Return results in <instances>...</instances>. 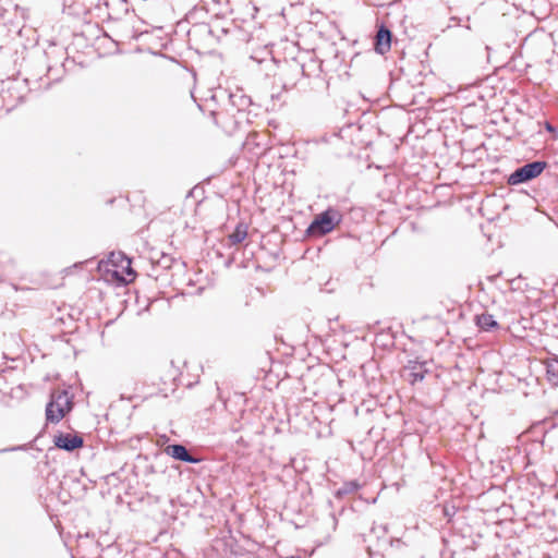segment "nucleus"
Instances as JSON below:
<instances>
[{
	"mask_svg": "<svg viewBox=\"0 0 558 558\" xmlns=\"http://www.w3.org/2000/svg\"><path fill=\"white\" fill-rule=\"evenodd\" d=\"M73 396L66 389H53L46 405V420L59 423L73 409Z\"/></svg>",
	"mask_w": 558,
	"mask_h": 558,
	"instance_id": "nucleus-1",
	"label": "nucleus"
},
{
	"mask_svg": "<svg viewBox=\"0 0 558 558\" xmlns=\"http://www.w3.org/2000/svg\"><path fill=\"white\" fill-rule=\"evenodd\" d=\"M341 221V213L333 207H328L314 217L306 229V234L308 238L324 236L330 233Z\"/></svg>",
	"mask_w": 558,
	"mask_h": 558,
	"instance_id": "nucleus-2",
	"label": "nucleus"
},
{
	"mask_svg": "<svg viewBox=\"0 0 558 558\" xmlns=\"http://www.w3.org/2000/svg\"><path fill=\"white\" fill-rule=\"evenodd\" d=\"M546 168L547 162L544 160H534L527 162L511 172L507 178V183L509 185L527 183L541 175Z\"/></svg>",
	"mask_w": 558,
	"mask_h": 558,
	"instance_id": "nucleus-3",
	"label": "nucleus"
},
{
	"mask_svg": "<svg viewBox=\"0 0 558 558\" xmlns=\"http://www.w3.org/2000/svg\"><path fill=\"white\" fill-rule=\"evenodd\" d=\"M54 447L66 452H73L84 446V439L78 434H69L59 432L53 436Z\"/></svg>",
	"mask_w": 558,
	"mask_h": 558,
	"instance_id": "nucleus-4",
	"label": "nucleus"
},
{
	"mask_svg": "<svg viewBox=\"0 0 558 558\" xmlns=\"http://www.w3.org/2000/svg\"><path fill=\"white\" fill-rule=\"evenodd\" d=\"M165 453L171 457L174 460L186 462L191 464H196L202 461V459L197 456L192 454L184 445L182 444H171L166 446Z\"/></svg>",
	"mask_w": 558,
	"mask_h": 558,
	"instance_id": "nucleus-5",
	"label": "nucleus"
},
{
	"mask_svg": "<svg viewBox=\"0 0 558 558\" xmlns=\"http://www.w3.org/2000/svg\"><path fill=\"white\" fill-rule=\"evenodd\" d=\"M392 32L381 23L374 38V49L379 54H385L391 49Z\"/></svg>",
	"mask_w": 558,
	"mask_h": 558,
	"instance_id": "nucleus-6",
	"label": "nucleus"
},
{
	"mask_svg": "<svg viewBox=\"0 0 558 558\" xmlns=\"http://www.w3.org/2000/svg\"><path fill=\"white\" fill-rule=\"evenodd\" d=\"M475 324L483 331H493L499 327L495 317L488 313L476 315Z\"/></svg>",
	"mask_w": 558,
	"mask_h": 558,
	"instance_id": "nucleus-7",
	"label": "nucleus"
},
{
	"mask_svg": "<svg viewBox=\"0 0 558 558\" xmlns=\"http://www.w3.org/2000/svg\"><path fill=\"white\" fill-rule=\"evenodd\" d=\"M359 488L360 484L356 481L345 482L335 492V497L341 499L349 494L355 493Z\"/></svg>",
	"mask_w": 558,
	"mask_h": 558,
	"instance_id": "nucleus-8",
	"label": "nucleus"
},
{
	"mask_svg": "<svg viewBox=\"0 0 558 558\" xmlns=\"http://www.w3.org/2000/svg\"><path fill=\"white\" fill-rule=\"evenodd\" d=\"M548 380L558 385V356L550 359L546 365Z\"/></svg>",
	"mask_w": 558,
	"mask_h": 558,
	"instance_id": "nucleus-9",
	"label": "nucleus"
},
{
	"mask_svg": "<svg viewBox=\"0 0 558 558\" xmlns=\"http://www.w3.org/2000/svg\"><path fill=\"white\" fill-rule=\"evenodd\" d=\"M228 98L231 105L236 107L239 111L243 110L251 104L250 97L245 95L229 94Z\"/></svg>",
	"mask_w": 558,
	"mask_h": 558,
	"instance_id": "nucleus-10",
	"label": "nucleus"
},
{
	"mask_svg": "<svg viewBox=\"0 0 558 558\" xmlns=\"http://www.w3.org/2000/svg\"><path fill=\"white\" fill-rule=\"evenodd\" d=\"M247 236V228L243 225H238L234 231L229 235L232 244H239Z\"/></svg>",
	"mask_w": 558,
	"mask_h": 558,
	"instance_id": "nucleus-11",
	"label": "nucleus"
},
{
	"mask_svg": "<svg viewBox=\"0 0 558 558\" xmlns=\"http://www.w3.org/2000/svg\"><path fill=\"white\" fill-rule=\"evenodd\" d=\"M193 36H213V29L208 24H198L189 32Z\"/></svg>",
	"mask_w": 558,
	"mask_h": 558,
	"instance_id": "nucleus-12",
	"label": "nucleus"
},
{
	"mask_svg": "<svg viewBox=\"0 0 558 558\" xmlns=\"http://www.w3.org/2000/svg\"><path fill=\"white\" fill-rule=\"evenodd\" d=\"M63 74V65H61L60 68L48 66L47 76L51 82H59Z\"/></svg>",
	"mask_w": 558,
	"mask_h": 558,
	"instance_id": "nucleus-13",
	"label": "nucleus"
},
{
	"mask_svg": "<svg viewBox=\"0 0 558 558\" xmlns=\"http://www.w3.org/2000/svg\"><path fill=\"white\" fill-rule=\"evenodd\" d=\"M388 529H387V525L385 524H380V525H374L371 530V532L373 534H375V536L377 538L384 536L386 533H387Z\"/></svg>",
	"mask_w": 558,
	"mask_h": 558,
	"instance_id": "nucleus-14",
	"label": "nucleus"
},
{
	"mask_svg": "<svg viewBox=\"0 0 558 558\" xmlns=\"http://www.w3.org/2000/svg\"><path fill=\"white\" fill-rule=\"evenodd\" d=\"M172 262H173V259H172V257H171V256H169V255H165V254H163V255L161 256V258L158 260V265H159L160 267L165 268V269H168V268H170V267H171Z\"/></svg>",
	"mask_w": 558,
	"mask_h": 558,
	"instance_id": "nucleus-15",
	"label": "nucleus"
},
{
	"mask_svg": "<svg viewBox=\"0 0 558 558\" xmlns=\"http://www.w3.org/2000/svg\"><path fill=\"white\" fill-rule=\"evenodd\" d=\"M411 376V384H415L417 381H422L424 378H425V373L424 372H412L410 374Z\"/></svg>",
	"mask_w": 558,
	"mask_h": 558,
	"instance_id": "nucleus-16",
	"label": "nucleus"
},
{
	"mask_svg": "<svg viewBox=\"0 0 558 558\" xmlns=\"http://www.w3.org/2000/svg\"><path fill=\"white\" fill-rule=\"evenodd\" d=\"M456 514V507L454 506H449V505H445L444 506V515L446 518H448V520H450L453 515Z\"/></svg>",
	"mask_w": 558,
	"mask_h": 558,
	"instance_id": "nucleus-17",
	"label": "nucleus"
},
{
	"mask_svg": "<svg viewBox=\"0 0 558 558\" xmlns=\"http://www.w3.org/2000/svg\"><path fill=\"white\" fill-rule=\"evenodd\" d=\"M21 449H24V446H15V447L3 448V449H0V453L10 452V451H16V450H21Z\"/></svg>",
	"mask_w": 558,
	"mask_h": 558,
	"instance_id": "nucleus-18",
	"label": "nucleus"
},
{
	"mask_svg": "<svg viewBox=\"0 0 558 558\" xmlns=\"http://www.w3.org/2000/svg\"><path fill=\"white\" fill-rule=\"evenodd\" d=\"M130 264H131L130 259H128V266L125 267V270H126V274L129 276H133L134 277L135 276V271L131 268Z\"/></svg>",
	"mask_w": 558,
	"mask_h": 558,
	"instance_id": "nucleus-19",
	"label": "nucleus"
},
{
	"mask_svg": "<svg viewBox=\"0 0 558 558\" xmlns=\"http://www.w3.org/2000/svg\"><path fill=\"white\" fill-rule=\"evenodd\" d=\"M15 86H12V87H9L8 88V94L10 95V97H13V94L11 93L12 89H17V85L20 84L19 82H15L14 83Z\"/></svg>",
	"mask_w": 558,
	"mask_h": 558,
	"instance_id": "nucleus-20",
	"label": "nucleus"
},
{
	"mask_svg": "<svg viewBox=\"0 0 558 558\" xmlns=\"http://www.w3.org/2000/svg\"><path fill=\"white\" fill-rule=\"evenodd\" d=\"M16 98H17V100H19V101H22V100H23V98H24V96H23V95H17V97H16Z\"/></svg>",
	"mask_w": 558,
	"mask_h": 558,
	"instance_id": "nucleus-21",
	"label": "nucleus"
},
{
	"mask_svg": "<svg viewBox=\"0 0 558 558\" xmlns=\"http://www.w3.org/2000/svg\"><path fill=\"white\" fill-rule=\"evenodd\" d=\"M547 130L553 131V126L550 124H547Z\"/></svg>",
	"mask_w": 558,
	"mask_h": 558,
	"instance_id": "nucleus-22",
	"label": "nucleus"
},
{
	"mask_svg": "<svg viewBox=\"0 0 558 558\" xmlns=\"http://www.w3.org/2000/svg\"><path fill=\"white\" fill-rule=\"evenodd\" d=\"M555 418L558 420V412L555 414Z\"/></svg>",
	"mask_w": 558,
	"mask_h": 558,
	"instance_id": "nucleus-23",
	"label": "nucleus"
}]
</instances>
